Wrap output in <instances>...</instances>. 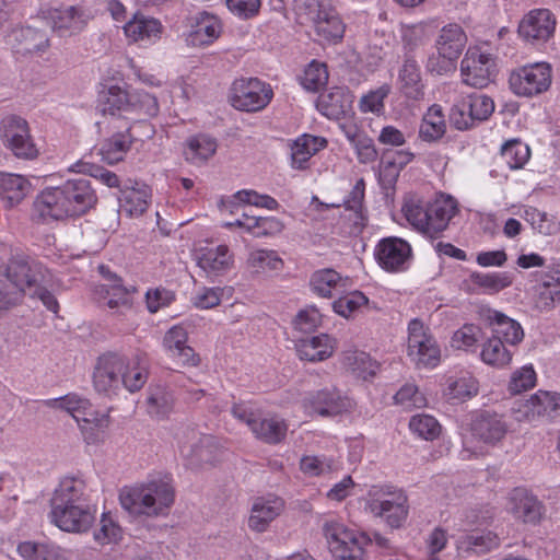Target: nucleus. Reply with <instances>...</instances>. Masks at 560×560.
Listing matches in <instances>:
<instances>
[{"mask_svg": "<svg viewBox=\"0 0 560 560\" xmlns=\"http://www.w3.org/2000/svg\"><path fill=\"white\" fill-rule=\"evenodd\" d=\"M446 131V121L440 105L433 104L423 115L419 128V137L427 142L441 139Z\"/></svg>", "mask_w": 560, "mask_h": 560, "instance_id": "nucleus-53", "label": "nucleus"}, {"mask_svg": "<svg viewBox=\"0 0 560 560\" xmlns=\"http://www.w3.org/2000/svg\"><path fill=\"white\" fill-rule=\"evenodd\" d=\"M494 112V102L485 94H469L458 100L452 107L450 119L458 130L472 128L477 122L487 120Z\"/></svg>", "mask_w": 560, "mask_h": 560, "instance_id": "nucleus-21", "label": "nucleus"}, {"mask_svg": "<svg viewBox=\"0 0 560 560\" xmlns=\"http://www.w3.org/2000/svg\"><path fill=\"white\" fill-rule=\"evenodd\" d=\"M398 81L402 93L411 100H421L424 95V85L421 79L420 67L413 59H406L399 70Z\"/></svg>", "mask_w": 560, "mask_h": 560, "instance_id": "nucleus-50", "label": "nucleus"}, {"mask_svg": "<svg viewBox=\"0 0 560 560\" xmlns=\"http://www.w3.org/2000/svg\"><path fill=\"white\" fill-rule=\"evenodd\" d=\"M245 267L256 277L270 278L283 271L284 260L275 249L257 247L249 250Z\"/></svg>", "mask_w": 560, "mask_h": 560, "instance_id": "nucleus-36", "label": "nucleus"}, {"mask_svg": "<svg viewBox=\"0 0 560 560\" xmlns=\"http://www.w3.org/2000/svg\"><path fill=\"white\" fill-rule=\"evenodd\" d=\"M457 212V201L446 194H439L429 202L408 197L401 206V213L412 229L430 238L439 237Z\"/></svg>", "mask_w": 560, "mask_h": 560, "instance_id": "nucleus-4", "label": "nucleus"}, {"mask_svg": "<svg viewBox=\"0 0 560 560\" xmlns=\"http://www.w3.org/2000/svg\"><path fill=\"white\" fill-rule=\"evenodd\" d=\"M218 143L214 138L199 133L186 139L183 145L184 159L192 165H202L217 152Z\"/></svg>", "mask_w": 560, "mask_h": 560, "instance_id": "nucleus-43", "label": "nucleus"}, {"mask_svg": "<svg viewBox=\"0 0 560 560\" xmlns=\"http://www.w3.org/2000/svg\"><path fill=\"white\" fill-rule=\"evenodd\" d=\"M500 152L501 158L511 170L522 168L530 158L529 147L520 139L505 141Z\"/></svg>", "mask_w": 560, "mask_h": 560, "instance_id": "nucleus-64", "label": "nucleus"}, {"mask_svg": "<svg viewBox=\"0 0 560 560\" xmlns=\"http://www.w3.org/2000/svg\"><path fill=\"white\" fill-rule=\"evenodd\" d=\"M232 294V287H200L192 293L190 303L200 311L213 310Z\"/></svg>", "mask_w": 560, "mask_h": 560, "instance_id": "nucleus-55", "label": "nucleus"}, {"mask_svg": "<svg viewBox=\"0 0 560 560\" xmlns=\"http://www.w3.org/2000/svg\"><path fill=\"white\" fill-rule=\"evenodd\" d=\"M0 317L15 306L26 290L36 282V275L31 266L21 259H11L7 266H0Z\"/></svg>", "mask_w": 560, "mask_h": 560, "instance_id": "nucleus-12", "label": "nucleus"}, {"mask_svg": "<svg viewBox=\"0 0 560 560\" xmlns=\"http://www.w3.org/2000/svg\"><path fill=\"white\" fill-rule=\"evenodd\" d=\"M560 410V394L547 390H538L523 405V413L526 419L536 417H553Z\"/></svg>", "mask_w": 560, "mask_h": 560, "instance_id": "nucleus-44", "label": "nucleus"}, {"mask_svg": "<svg viewBox=\"0 0 560 560\" xmlns=\"http://www.w3.org/2000/svg\"><path fill=\"white\" fill-rule=\"evenodd\" d=\"M508 433V425L497 413L480 412L476 415L470 428L463 434V459H471L487 452V446L500 443Z\"/></svg>", "mask_w": 560, "mask_h": 560, "instance_id": "nucleus-7", "label": "nucleus"}, {"mask_svg": "<svg viewBox=\"0 0 560 560\" xmlns=\"http://www.w3.org/2000/svg\"><path fill=\"white\" fill-rule=\"evenodd\" d=\"M93 538L100 546L117 545L124 538V529L112 512H103Z\"/></svg>", "mask_w": 560, "mask_h": 560, "instance_id": "nucleus-57", "label": "nucleus"}, {"mask_svg": "<svg viewBox=\"0 0 560 560\" xmlns=\"http://www.w3.org/2000/svg\"><path fill=\"white\" fill-rule=\"evenodd\" d=\"M406 354L418 369L433 370L442 362V349L431 329L420 319L413 318L407 327Z\"/></svg>", "mask_w": 560, "mask_h": 560, "instance_id": "nucleus-9", "label": "nucleus"}, {"mask_svg": "<svg viewBox=\"0 0 560 560\" xmlns=\"http://www.w3.org/2000/svg\"><path fill=\"white\" fill-rule=\"evenodd\" d=\"M175 486L172 476L156 474L144 481L121 490V508L130 515L159 517L168 514L175 502Z\"/></svg>", "mask_w": 560, "mask_h": 560, "instance_id": "nucleus-3", "label": "nucleus"}, {"mask_svg": "<svg viewBox=\"0 0 560 560\" xmlns=\"http://www.w3.org/2000/svg\"><path fill=\"white\" fill-rule=\"evenodd\" d=\"M534 307L540 312L550 311L560 304V266H555L541 276V282L535 289Z\"/></svg>", "mask_w": 560, "mask_h": 560, "instance_id": "nucleus-38", "label": "nucleus"}, {"mask_svg": "<svg viewBox=\"0 0 560 560\" xmlns=\"http://www.w3.org/2000/svg\"><path fill=\"white\" fill-rule=\"evenodd\" d=\"M18 552L24 560H69L68 551L50 541H22Z\"/></svg>", "mask_w": 560, "mask_h": 560, "instance_id": "nucleus-45", "label": "nucleus"}, {"mask_svg": "<svg viewBox=\"0 0 560 560\" xmlns=\"http://www.w3.org/2000/svg\"><path fill=\"white\" fill-rule=\"evenodd\" d=\"M38 18L59 37H71L81 33L93 19L90 10L82 4L42 5Z\"/></svg>", "mask_w": 560, "mask_h": 560, "instance_id": "nucleus-13", "label": "nucleus"}, {"mask_svg": "<svg viewBox=\"0 0 560 560\" xmlns=\"http://www.w3.org/2000/svg\"><path fill=\"white\" fill-rule=\"evenodd\" d=\"M271 86L256 78H242L233 82L230 91L231 105L242 112H258L272 100Z\"/></svg>", "mask_w": 560, "mask_h": 560, "instance_id": "nucleus-17", "label": "nucleus"}, {"mask_svg": "<svg viewBox=\"0 0 560 560\" xmlns=\"http://www.w3.org/2000/svg\"><path fill=\"white\" fill-rule=\"evenodd\" d=\"M121 385L130 393L140 390L148 380V365L143 354H122Z\"/></svg>", "mask_w": 560, "mask_h": 560, "instance_id": "nucleus-40", "label": "nucleus"}, {"mask_svg": "<svg viewBox=\"0 0 560 560\" xmlns=\"http://www.w3.org/2000/svg\"><path fill=\"white\" fill-rule=\"evenodd\" d=\"M499 542V537L492 532L474 533L457 541V552L462 558L468 552L483 553L498 547Z\"/></svg>", "mask_w": 560, "mask_h": 560, "instance_id": "nucleus-58", "label": "nucleus"}, {"mask_svg": "<svg viewBox=\"0 0 560 560\" xmlns=\"http://www.w3.org/2000/svg\"><path fill=\"white\" fill-rule=\"evenodd\" d=\"M556 28V14L549 9L536 8L520 19L516 32L523 43L540 46L553 38Z\"/></svg>", "mask_w": 560, "mask_h": 560, "instance_id": "nucleus-16", "label": "nucleus"}, {"mask_svg": "<svg viewBox=\"0 0 560 560\" xmlns=\"http://www.w3.org/2000/svg\"><path fill=\"white\" fill-rule=\"evenodd\" d=\"M364 509L390 528H400L409 515L406 493L392 485L372 486L366 492Z\"/></svg>", "mask_w": 560, "mask_h": 560, "instance_id": "nucleus-6", "label": "nucleus"}, {"mask_svg": "<svg viewBox=\"0 0 560 560\" xmlns=\"http://www.w3.org/2000/svg\"><path fill=\"white\" fill-rule=\"evenodd\" d=\"M353 407V400L335 387L310 392L301 400V408L311 418L335 417Z\"/></svg>", "mask_w": 560, "mask_h": 560, "instance_id": "nucleus-19", "label": "nucleus"}, {"mask_svg": "<svg viewBox=\"0 0 560 560\" xmlns=\"http://www.w3.org/2000/svg\"><path fill=\"white\" fill-rule=\"evenodd\" d=\"M98 102L104 115L122 116L132 113V93L116 84L103 90Z\"/></svg>", "mask_w": 560, "mask_h": 560, "instance_id": "nucleus-41", "label": "nucleus"}, {"mask_svg": "<svg viewBox=\"0 0 560 560\" xmlns=\"http://www.w3.org/2000/svg\"><path fill=\"white\" fill-rule=\"evenodd\" d=\"M323 533L335 560H366L365 549L371 544L366 534L337 521L326 522Z\"/></svg>", "mask_w": 560, "mask_h": 560, "instance_id": "nucleus-10", "label": "nucleus"}, {"mask_svg": "<svg viewBox=\"0 0 560 560\" xmlns=\"http://www.w3.org/2000/svg\"><path fill=\"white\" fill-rule=\"evenodd\" d=\"M353 96L343 89H334L327 95L322 96L319 105L324 115L329 118L339 119L351 112Z\"/></svg>", "mask_w": 560, "mask_h": 560, "instance_id": "nucleus-54", "label": "nucleus"}, {"mask_svg": "<svg viewBox=\"0 0 560 560\" xmlns=\"http://www.w3.org/2000/svg\"><path fill=\"white\" fill-rule=\"evenodd\" d=\"M173 395L164 386L150 387L147 397V410L152 417H166L173 410Z\"/></svg>", "mask_w": 560, "mask_h": 560, "instance_id": "nucleus-63", "label": "nucleus"}, {"mask_svg": "<svg viewBox=\"0 0 560 560\" xmlns=\"http://www.w3.org/2000/svg\"><path fill=\"white\" fill-rule=\"evenodd\" d=\"M283 510L284 502L277 495L255 499L247 522L249 529L256 533H265Z\"/></svg>", "mask_w": 560, "mask_h": 560, "instance_id": "nucleus-34", "label": "nucleus"}, {"mask_svg": "<svg viewBox=\"0 0 560 560\" xmlns=\"http://www.w3.org/2000/svg\"><path fill=\"white\" fill-rule=\"evenodd\" d=\"M343 366L363 381L373 378L380 371V363L364 351L353 350L343 353Z\"/></svg>", "mask_w": 560, "mask_h": 560, "instance_id": "nucleus-51", "label": "nucleus"}, {"mask_svg": "<svg viewBox=\"0 0 560 560\" xmlns=\"http://www.w3.org/2000/svg\"><path fill=\"white\" fill-rule=\"evenodd\" d=\"M328 452L323 455L305 454L300 458V471L308 478L323 477L343 468L340 447L335 439H328L323 446Z\"/></svg>", "mask_w": 560, "mask_h": 560, "instance_id": "nucleus-26", "label": "nucleus"}, {"mask_svg": "<svg viewBox=\"0 0 560 560\" xmlns=\"http://www.w3.org/2000/svg\"><path fill=\"white\" fill-rule=\"evenodd\" d=\"M232 415L245 423L253 435L264 443L276 445L287 438L289 427L284 419L276 415L261 417L258 409L250 402L234 404Z\"/></svg>", "mask_w": 560, "mask_h": 560, "instance_id": "nucleus-11", "label": "nucleus"}, {"mask_svg": "<svg viewBox=\"0 0 560 560\" xmlns=\"http://www.w3.org/2000/svg\"><path fill=\"white\" fill-rule=\"evenodd\" d=\"M336 349V338L326 332L300 338L295 342V350L299 359L312 363L328 360L334 355Z\"/></svg>", "mask_w": 560, "mask_h": 560, "instance_id": "nucleus-33", "label": "nucleus"}, {"mask_svg": "<svg viewBox=\"0 0 560 560\" xmlns=\"http://www.w3.org/2000/svg\"><path fill=\"white\" fill-rule=\"evenodd\" d=\"M133 294L135 289L122 285L121 280L115 275H109L106 278V283L98 284L94 289V296L97 302L104 303L115 311L131 308Z\"/></svg>", "mask_w": 560, "mask_h": 560, "instance_id": "nucleus-30", "label": "nucleus"}, {"mask_svg": "<svg viewBox=\"0 0 560 560\" xmlns=\"http://www.w3.org/2000/svg\"><path fill=\"white\" fill-rule=\"evenodd\" d=\"M483 336L485 332L480 325L465 323L452 332L448 346L456 352L472 353L477 350Z\"/></svg>", "mask_w": 560, "mask_h": 560, "instance_id": "nucleus-48", "label": "nucleus"}, {"mask_svg": "<svg viewBox=\"0 0 560 560\" xmlns=\"http://www.w3.org/2000/svg\"><path fill=\"white\" fill-rule=\"evenodd\" d=\"M152 189L141 182H128L119 191L118 202L122 213L130 218L142 215L150 207Z\"/></svg>", "mask_w": 560, "mask_h": 560, "instance_id": "nucleus-32", "label": "nucleus"}, {"mask_svg": "<svg viewBox=\"0 0 560 560\" xmlns=\"http://www.w3.org/2000/svg\"><path fill=\"white\" fill-rule=\"evenodd\" d=\"M197 266L210 280L228 273L234 267V254L225 244L215 246H197L194 250Z\"/></svg>", "mask_w": 560, "mask_h": 560, "instance_id": "nucleus-24", "label": "nucleus"}, {"mask_svg": "<svg viewBox=\"0 0 560 560\" xmlns=\"http://www.w3.org/2000/svg\"><path fill=\"white\" fill-rule=\"evenodd\" d=\"M97 203V195L90 180L69 179L60 186L45 187L33 203L35 215L45 223L78 219Z\"/></svg>", "mask_w": 560, "mask_h": 560, "instance_id": "nucleus-2", "label": "nucleus"}, {"mask_svg": "<svg viewBox=\"0 0 560 560\" xmlns=\"http://www.w3.org/2000/svg\"><path fill=\"white\" fill-rule=\"evenodd\" d=\"M326 147L327 140L323 137L308 133L298 137L291 145V166L295 170L306 168L311 158Z\"/></svg>", "mask_w": 560, "mask_h": 560, "instance_id": "nucleus-42", "label": "nucleus"}, {"mask_svg": "<svg viewBox=\"0 0 560 560\" xmlns=\"http://www.w3.org/2000/svg\"><path fill=\"white\" fill-rule=\"evenodd\" d=\"M467 43V34L460 24L447 23L443 25L434 39L435 51L428 58V71L436 74H446L454 71Z\"/></svg>", "mask_w": 560, "mask_h": 560, "instance_id": "nucleus-8", "label": "nucleus"}, {"mask_svg": "<svg viewBox=\"0 0 560 560\" xmlns=\"http://www.w3.org/2000/svg\"><path fill=\"white\" fill-rule=\"evenodd\" d=\"M122 363V354L117 352H106L98 357L93 372L96 392L108 396L117 394L121 386Z\"/></svg>", "mask_w": 560, "mask_h": 560, "instance_id": "nucleus-25", "label": "nucleus"}, {"mask_svg": "<svg viewBox=\"0 0 560 560\" xmlns=\"http://www.w3.org/2000/svg\"><path fill=\"white\" fill-rule=\"evenodd\" d=\"M34 186L22 174L0 171V200L5 208H14L32 195Z\"/></svg>", "mask_w": 560, "mask_h": 560, "instance_id": "nucleus-35", "label": "nucleus"}, {"mask_svg": "<svg viewBox=\"0 0 560 560\" xmlns=\"http://www.w3.org/2000/svg\"><path fill=\"white\" fill-rule=\"evenodd\" d=\"M497 74V62L492 54L478 46L469 47L460 62V77L464 84L482 89L488 86Z\"/></svg>", "mask_w": 560, "mask_h": 560, "instance_id": "nucleus-18", "label": "nucleus"}, {"mask_svg": "<svg viewBox=\"0 0 560 560\" xmlns=\"http://www.w3.org/2000/svg\"><path fill=\"white\" fill-rule=\"evenodd\" d=\"M162 347L168 358L183 366H197L199 355L188 345V332L183 325L172 326L164 335Z\"/></svg>", "mask_w": 560, "mask_h": 560, "instance_id": "nucleus-28", "label": "nucleus"}, {"mask_svg": "<svg viewBox=\"0 0 560 560\" xmlns=\"http://www.w3.org/2000/svg\"><path fill=\"white\" fill-rule=\"evenodd\" d=\"M249 205L257 208L276 211L279 209V202L271 196L259 194L253 189H243L235 192L231 198L223 200L221 209L234 213L236 206Z\"/></svg>", "mask_w": 560, "mask_h": 560, "instance_id": "nucleus-47", "label": "nucleus"}, {"mask_svg": "<svg viewBox=\"0 0 560 560\" xmlns=\"http://www.w3.org/2000/svg\"><path fill=\"white\" fill-rule=\"evenodd\" d=\"M328 69L326 63L318 60H312L303 70L299 78L301 86L312 93L319 92L328 82Z\"/></svg>", "mask_w": 560, "mask_h": 560, "instance_id": "nucleus-62", "label": "nucleus"}, {"mask_svg": "<svg viewBox=\"0 0 560 560\" xmlns=\"http://www.w3.org/2000/svg\"><path fill=\"white\" fill-rule=\"evenodd\" d=\"M215 444L212 436L202 435L196 439L188 447L182 448V454L191 467L211 464L214 459Z\"/></svg>", "mask_w": 560, "mask_h": 560, "instance_id": "nucleus-56", "label": "nucleus"}, {"mask_svg": "<svg viewBox=\"0 0 560 560\" xmlns=\"http://www.w3.org/2000/svg\"><path fill=\"white\" fill-rule=\"evenodd\" d=\"M96 512L85 481L79 477L67 476L54 490L48 518L61 532L85 534L92 528Z\"/></svg>", "mask_w": 560, "mask_h": 560, "instance_id": "nucleus-1", "label": "nucleus"}, {"mask_svg": "<svg viewBox=\"0 0 560 560\" xmlns=\"http://www.w3.org/2000/svg\"><path fill=\"white\" fill-rule=\"evenodd\" d=\"M133 143V137L130 133V126L125 130L114 133L104 140L100 147L102 160L108 164H116L124 160Z\"/></svg>", "mask_w": 560, "mask_h": 560, "instance_id": "nucleus-46", "label": "nucleus"}, {"mask_svg": "<svg viewBox=\"0 0 560 560\" xmlns=\"http://www.w3.org/2000/svg\"><path fill=\"white\" fill-rule=\"evenodd\" d=\"M223 32L221 19L208 11L190 14L184 22L182 37L189 47H207L215 43Z\"/></svg>", "mask_w": 560, "mask_h": 560, "instance_id": "nucleus-20", "label": "nucleus"}, {"mask_svg": "<svg viewBox=\"0 0 560 560\" xmlns=\"http://www.w3.org/2000/svg\"><path fill=\"white\" fill-rule=\"evenodd\" d=\"M3 145L19 160L33 161L39 156L26 119L16 115L5 116L0 125Z\"/></svg>", "mask_w": 560, "mask_h": 560, "instance_id": "nucleus-14", "label": "nucleus"}, {"mask_svg": "<svg viewBox=\"0 0 560 560\" xmlns=\"http://www.w3.org/2000/svg\"><path fill=\"white\" fill-rule=\"evenodd\" d=\"M244 226V231L253 235L254 237H275L282 233L284 230V223L282 220L276 217H254L245 219V222L241 223Z\"/></svg>", "mask_w": 560, "mask_h": 560, "instance_id": "nucleus-60", "label": "nucleus"}, {"mask_svg": "<svg viewBox=\"0 0 560 560\" xmlns=\"http://www.w3.org/2000/svg\"><path fill=\"white\" fill-rule=\"evenodd\" d=\"M480 360L489 366L504 369L512 363L513 353L508 349L505 342L492 335L481 347Z\"/></svg>", "mask_w": 560, "mask_h": 560, "instance_id": "nucleus-52", "label": "nucleus"}, {"mask_svg": "<svg viewBox=\"0 0 560 560\" xmlns=\"http://www.w3.org/2000/svg\"><path fill=\"white\" fill-rule=\"evenodd\" d=\"M552 83V67L538 61L514 69L509 78L512 92L522 97H533L547 92Z\"/></svg>", "mask_w": 560, "mask_h": 560, "instance_id": "nucleus-15", "label": "nucleus"}, {"mask_svg": "<svg viewBox=\"0 0 560 560\" xmlns=\"http://www.w3.org/2000/svg\"><path fill=\"white\" fill-rule=\"evenodd\" d=\"M506 510L517 521L537 524L544 514L541 502L525 488H514L506 497Z\"/></svg>", "mask_w": 560, "mask_h": 560, "instance_id": "nucleus-29", "label": "nucleus"}, {"mask_svg": "<svg viewBox=\"0 0 560 560\" xmlns=\"http://www.w3.org/2000/svg\"><path fill=\"white\" fill-rule=\"evenodd\" d=\"M122 28L128 42L143 46L155 44L164 32L160 20L140 13L135 14Z\"/></svg>", "mask_w": 560, "mask_h": 560, "instance_id": "nucleus-31", "label": "nucleus"}, {"mask_svg": "<svg viewBox=\"0 0 560 560\" xmlns=\"http://www.w3.org/2000/svg\"><path fill=\"white\" fill-rule=\"evenodd\" d=\"M348 278H343L334 269L325 268L316 270L310 279V288L319 298L330 299L332 292L347 285Z\"/></svg>", "mask_w": 560, "mask_h": 560, "instance_id": "nucleus-49", "label": "nucleus"}, {"mask_svg": "<svg viewBox=\"0 0 560 560\" xmlns=\"http://www.w3.org/2000/svg\"><path fill=\"white\" fill-rule=\"evenodd\" d=\"M44 405L49 409L70 415L86 444L95 445L104 442L110 424L109 412L93 409L88 398L77 393H69L62 397L47 399Z\"/></svg>", "mask_w": 560, "mask_h": 560, "instance_id": "nucleus-5", "label": "nucleus"}, {"mask_svg": "<svg viewBox=\"0 0 560 560\" xmlns=\"http://www.w3.org/2000/svg\"><path fill=\"white\" fill-rule=\"evenodd\" d=\"M374 256L381 268L388 272H401L409 268L412 260V247L404 238L389 236L382 238L375 246Z\"/></svg>", "mask_w": 560, "mask_h": 560, "instance_id": "nucleus-23", "label": "nucleus"}, {"mask_svg": "<svg viewBox=\"0 0 560 560\" xmlns=\"http://www.w3.org/2000/svg\"><path fill=\"white\" fill-rule=\"evenodd\" d=\"M317 10L310 8V20L316 42L322 46H335L343 40L347 25L341 15L331 8H324L317 2Z\"/></svg>", "mask_w": 560, "mask_h": 560, "instance_id": "nucleus-22", "label": "nucleus"}, {"mask_svg": "<svg viewBox=\"0 0 560 560\" xmlns=\"http://www.w3.org/2000/svg\"><path fill=\"white\" fill-rule=\"evenodd\" d=\"M512 282L513 276L506 271L471 272L464 281V289L469 293L497 294Z\"/></svg>", "mask_w": 560, "mask_h": 560, "instance_id": "nucleus-37", "label": "nucleus"}, {"mask_svg": "<svg viewBox=\"0 0 560 560\" xmlns=\"http://www.w3.org/2000/svg\"><path fill=\"white\" fill-rule=\"evenodd\" d=\"M479 393V381L469 371H459L446 378L444 395L448 400L465 402Z\"/></svg>", "mask_w": 560, "mask_h": 560, "instance_id": "nucleus-39", "label": "nucleus"}, {"mask_svg": "<svg viewBox=\"0 0 560 560\" xmlns=\"http://www.w3.org/2000/svg\"><path fill=\"white\" fill-rule=\"evenodd\" d=\"M522 217L538 234L550 236L560 232V220L555 214L527 207L524 209Z\"/></svg>", "mask_w": 560, "mask_h": 560, "instance_id": "nucleus-59", "label": "nucleus"}, {"mask_svg": "<svg viewBox=\"0 0 560 560\" xmlns=\"http://www.w3.org/2000/svg\"><path fill=\"white\" fill-rule=\"evenodd\" d=\"M479 318L492 328L493 336L499 337L509 346H518L525 337L522 325L514 318L491 307H481Z\"/></svg>", "mask_w": 560, "mask_h": 560, "instance_id": "nucleus-27", "label": "nucleus"}, {"mask_svg": "<svg viewBox=\"0 0 560 560\" xmlns=\"http://www.w3.org/2000/svg\"><path fill=\"white\" fill-rule=\"evenodd\" d=\"M369 298L361 291L354 290L337 298L332 311L342 318L350 319L369 305Z\"/></svg>", "mask_w": 560, "mask_h": 560, "instance_id": "nucleus-61", "label": "nucleus"}]
</instances>
